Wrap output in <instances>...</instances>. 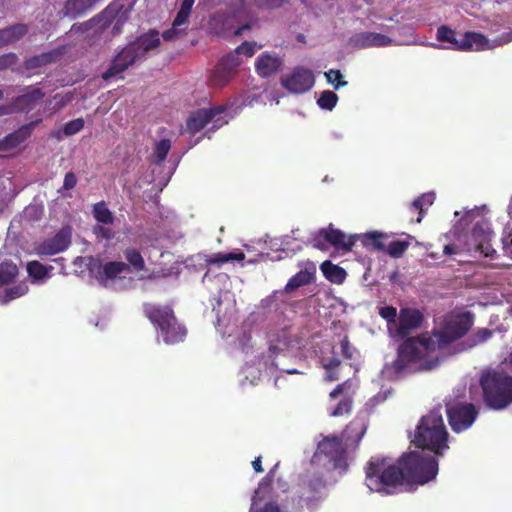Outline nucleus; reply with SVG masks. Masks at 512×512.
<instances>
[{
    "mask_svg": "<svg viewBox=\"0 0 512 512\" xmlns=\"http://www.w3.org/2000/svg\"><path fill=\"white\" fill-rule=\"evenodd\" d=\"M436 39L439 42L448 43L446 48L457 51H482L489 48V41L483 34L478 32L460 34L447 25L437 28Z\"/></svg>",
    "mask_w": 512,
    "mask_h": 512,
    "instance_id": "nucleus-8",
    "label": "nucleus"
},
{
    "mask_svg": "<svg viewBox=\"0 0 512 512\" xmlns=\"http://www.w3.org/2000/svg\"><path fill=\"white\" fill-rule=\"evenodd\" d=\"M53 99L56 101L54 108L56 110H60L64 108L68 102L70 101V98H66L60 94H56Z\"/></svg>",
    "mask_w": 512,
    "mask_h": 512,
    "instance_id": "nucleus-55",
    "label": "nucleus"
},
{
    "mask_svg": "<svg viewBox=\"0 0 512 512\" xmlns=\"http://www.w3.org/2000/svg\"><path fill=\"white\" fill-rule=\"evenodd\" d=\"M314 83L312 71L304 67H296L290 75L281 78V85L296 94L309 91Z\"/></svg>",
    "mask_w": 512,
    "mask_h": 512,
    "instance_id": "nucleus-16",
    "label": "nucleus"
},
{
    "mask_svg": "<svg viewBox=\"0 0 512 512\" xmlns=\"http://www.w3.org/2000/svg\"><path fill=\"white\" fill-rule=\"evenodd\" d=\"M330 399H338V403L333 407L329 415L331 417H341L350 415L353 407L354 392L351 390L349 381L338 384L329 394Z\"/></svg>",
    "mask_w": 512,
    "mask_h": 512,
    "instance_id": "nucleus-15",
    "label": "nucleus"
},
{
    "mask_svg": "<svg viewBox=\"0 0 512 512\" xmlns=\"http://www.w3.org/2000/svg\"><path fill=\"white\" fill-rule=\"evenodd\" d=\"M125 259L129 267H133L135 271H143L145 269V261L141 253L135 248H128L124 251Z\"/></svg>",
    "mask_w": 512,
    "mask_h": 512,
    "instance_id": "nucleus-33",
    "label": "nucleus"
},
{
    "mask_svg": "<svg viewBox=\"0 0 512 512\" xmlns=\"http://www.w3.org/2000/svg\"><path fill=\"white\" fill-rule=\"evenodd\" d=\"M457 253V247L452 244H447L443 246V254L444 255H453Z\"/></svg>",
    "mask_w": 512,
    "mask_h": 512,
    "instance_id": "nucleus-58",
    "label": "nucleus"
},
{
    "mask_svg": "<svg viewBox=\"0 0 512 512\" xmlns=\"http://www.w3.org/2000/svg\"><path fill=\"white\" fill-rule=\"evenodd\" d=\"M18 61V57L15 53H6L0 55V71H4L14 66Z\"/></svg>",
    "mask_w": 512,
    "mask_h": 512,
    "instance_id": "nucleus-46",
    "label": "nucleus"
},
{
    "mask_svg": "<svg viewBox=\"0 0 512 512\" xmlns=\"http://www.w3.org/2000/svg\"><path fill=\"white\" fill-rule=\"evenodd\" d=\"M342 437L326 436L318 443L314 457H324L334 470L345 472L348 468V449Z\"/></svg>",
    "mask_w": 512,
    "mask_h": 512,
    "instance_id": "nucleus-9",
    "label": "nucleus"
},
{
    "mask_svg": "<svg viewBox=\"0 0 512 512\" xmlns=\"http://www.w3.org/2000/svg\"><path fill=\"white\" fill-rule=\"evenodd\" d=\"M252 467H253L254 471L257 473H262L264 471V469L262 467V457L261 456L256 457L252 461Z\"/></svg>",
    "mask_w": 512,
    "mask_h": 512,
    "instance_id": "nucleus-57",
    "label": "nucleus"
},
{
    "mask_svg": "<svg viewBox=\"0 0 512 512\" xmlns=\"http://www.w3.org/2000/svg\"><path fill=\"white\" fill-rule=\"evenodd\" d=\"M15 138H10V134H8L2 141H0V150H9L11 148H15L18 145H14Z\"/></svg>",
    "mask_w": 512,
    "mask_h": 512,
    "instance_id": "nucleus-53",
    "label": "nucleus"
},
{
    "mask_svg": "<svg viewBox=\"0 0 512 512\" xmlns=\"http://www.w3.org/2000/svg\"><path fill=\"white\" fill-rule=\"evenodd\" d=\"M194 2L195 0H182L180 9L191 12Z\"/></svg>",
    "mask_w": 512,
    "mask_h": 512,
    "instance_id": "nucleus-59",
    "label": "nucleus"
},
{
    "mask_svg": "<svg viewBox=\"0 0 512 512\" xmlns=\"http://www.w3.org/2000/svg\"><path fill=\"white\" fill-rule=\"evenodd\" d=\"M379 316L387 322L389 336L397 344L392 369L397 376L413 373L416 368V309L379 306Z\"/></svg>",
    "mask_w": 512,
    "mask_h": 512,
    "instance_id": "nucleus-1",
    "label": "nucleus"
},
{
    "mask_svg": "<svg viewBox=\"0 0 512 512\" xmlns=\"http://www.w3.org/2000/svg\"><path fill=\"white\" fill-rule=\"evenodd\" d=\"M84 124L85 122L82 118L73 119L64 125L63 133L66 136L75 135L84 128Z\"/></svg>",
    "mask_w": 512,
    "mask_h": 512,
    "instance_id": "nucleus-44",
    "label": "nucleus"
},
{
    "mask_svg": "<svg viewBox=\"0 0 512 512\" xmlns=\"http://www.w3.org/2000/svg\"><path fill=\"white\" fill-rule=\"evenodd\" d=\"M351 42L358 48L384 47L391 44L392 40L381 33L361 32L351 38Z\"/></svg>",
    "mask_w": 512,
    "mask_h": 512,
    "instance_id": "nucleus-23",
    "label": "nucleus"
},
{
    "mask_svg": "<svg viewBox=\"0 0 512 512\" xmlns=\"http://www.w3.org/2000/svg\"><path fill=\"white\" fill-rule=\"evenodd\" d=\"M41 121V119H37L28 124L22 125L18 130L10 133V138H15V142L13 144L19 146L21 143H23L27 138L30 137L34 128L40 124Z\"/></svg>",
    "mask_w": 512,
    "mask_h": 512,
    "instance_id": "nucleus-32",
    "label": "nucleus"
},
{
    "mask_svg": "<svg viewBox=\"0 0 512 512\" xmlns=\"http://www.w3.org/2000/svg\"><path fill=\"white\" fill-rule=\"evenodd\" d=\"M181 33V30L179 29L178 26H174V24L172 23V27L165 30L163 33H162V37L165 41H171V40H174L176 39Z\"/></svg>",
    "mask_w": 512,
    "mask_h": 512,
    "instance_id": "nucleus-51",
    "label": "nucleus"
},
{
    "mask_svg": "<svg viewBox=\"0 0 512 512\" xmlns=\"http://www.w3.org/2000/svg\"><path fill=\"white\" fill-rule=\"evenodd\" d=\"M93 214L95 219L102 224H112L114 217L112 212L107 208L104 201L98 202L93 207Z\"/></svg>",
    "mask_w": 512,
    "mask_h": 512,
    "instance_id": "nucleus-34",
    "label": "nucleus"
},
{
    "mask_svg": "<svg viewBox=\"0 0 512 512\" xmlns=\"http://www.w3.org/2000/svg\"><path fill=\"white\" fill-rule=\"evenodd\" d=\"M436 199L434 192H428L418 197V223L421 222L423 216L426 214L428 208L433 205Z\"/></svg>",
    "mask_w": 512,
    "mask_h": 512,
    "instance_id": "nucleus-37",
    "label": "nucleus"
},
{
    "mask_svg": "<svg viewBox=\"0 0 512 512\" xmlns=\"http://www.w3.org/2000/svg\"><path fill=\"white\" fill-rule=\"evenodd\" d=\"M278 464H276L269 473L260 481L257 490L252 498V505L250 512H281L279 506L274 502H268L263 507L256 509L258 501L262 499L261 494H268L272 489L274 472Z\"/></svg>",
    "mask_w": 512,
    "mask_h": 512,
    "instance_id": "nucleus-21",
    "label": "nucleus"
},
{
    "mask_svg": "<svg viewBox=\"0 0 512 512\" xmlns=\"http://www.w3.org/2000/svg\"><path fill=\"white\" fill-rule=\"evenodd\" d=\"M286 0H263V9L271 10L280 8Z\"/></svg>",
    "mask_w": 512,
    "mask_h": 512,
    "instance_id": "nucleus-52",
    "label": "nucleus"
},
{
    "mask_svg": "<svg viewBox=\"0 0 512 512\" xmlns=\"http://www.w3.org/2000/svg\"><path fill=\"white\" fill-rule=\"evenodd\" d=\"M283 60L275 53L263 52L255 61V70L262 78H268L278 72Z\"/></svg>",
    "mask_w": 512,
    "mask_h": 512,
    "instance_id": "nucleus-22",
    "label": "nucleus"
},
{
    "mask_svg": "<svg viewBox=\"0 0 512 512\" xmlns=\"http://www.w3.org/2000/svg\"><path fill=\"white\" fill-rule=\"evenodd\" d=\"M368 416L366 413H358L355 418L346 425L341 437L347 446L355 449L358 447L368 428Z\"/></svg>",
    "mask_w": 512,
    "mask_h": 512,
    "instance_id": "nucleus-19",
    "label": "nucleus"
},
{
    "mask_svg": "<svg viewBox=\"0 0 512 512\" xmlns=\"http://www.w3.org/2000/svg\"><path fill=\"white\" fill-rule=\"evenodd\" d=\"M28 32L26 24L17 23L0 29V48L14 44L22 39Z\"/></svg>",
    "mask_w": 512,
    "mask_h": 512,
    "instance_id": "nucleus-25",
    "label": "nucleus"
},
{
    "mask_svg": "<svg viewBox=\"0 0 512 512\" xmlns=\"http://www.w3.org/2000/svg\"><path fill=\"white\" fill-rule=\"evenodd\" d=\"M340 364H341V361L338 358L332 357L324 363L323 367L325 368L326 371H332V370L338 368L340 366Z\"/></svg>",
    "mask_w": 512,
    "mask_h": 512,
    "instance_id": "nucleus-56",
    "label": "nucleus"
},
{
    "mask_svg": "<svg viewBox=\"0 0 512 512\" xmlns=\"http://www.w3.org/2000/svg\"><path fill=\"white\" fill-rule=\"evenodd\" d=\"M448 437L441 408L433 409L421 418L418 424V448L444 455L449 449Z\"/></svg>",
    "mask_w": 512,
    "mask_h": 512,
    "instance_id": "nucleus-5",
    "label": "nucleus"
},
{
    "mask_svg": "<svg viewBox=\"0 0 512 512\" xmlns=\"http://www.w3.org/2000/svg\"><path fill=\"white\" fill-rule=\"evenodd\" d=\"M171 149V141L169 139H161L155 145L153 152L154 161L157 164L162 163Z\"/></svg>",
    "mask_w": 512,
    "mask_h": 512,
    "instance_id": "nucleus-38",
    "label": "nucleus"
},
{
    "mask_svg": "<svg viewBox=\"0 0 512 512\" xmlns=\"http://www.w3.org/2000/svg\"><path fill=\"white\" fill-rule=\"evenodd\" d=\"M443 455H436L427 450L418 452V486L433 481L439 471V458Z\"/></svg>",
    "mask_w": 512,
    "mask_h": 512,
    "instance_id": "nucleus-17",
    "label": "nucleus"
},
{
    "mask_svg": "<svg viewBox=\"0 0 512 512\" xmlns=\"http://www.w3.org/2000/svg\"><path fill=\"white\" fill-rule=\"evenodd\" d=\"M61 56L59 50H52L49 52L34 55L25 59L24 65L28 70L43 67L47 64L56 62Z\"/></svg>",
    "mask_w": 512,
    "mask_h": 512,
    "instance_id": "nucleus-26",
    "label": "nucleus"
},
{
    "mask_svg": "<svg viewBox=\"0 0 512 512\" xmlns=\"http://www.w3.org/2000/svg\"><path fill=\"white\" fill-rule=\"evenodd\" d=\"M130 272V267L122 261H110L103 265L101 279L115 280L122 278L123 273Z\"/></svg>",
    "mask_w": 512,
    "mask_h": 512,
    "instance_id": "nucleus-28",
    "label": "nucleus"
},
{
    "mask_svg": "<svg viewBox=\"0 0 512 512\" xmlns=\"http://www.w3.org/2000/svg\"><path fill=\"white\" fill-rule=\"evenodd\" d=\"M483 401L492 410H503L512 404V376L505 372L488 371L479 380Z\"/></svg>",
    "mask_w": 512,
    "mask_h": 512,
    "instance_id": "nucleus-6",
    "label": "nucleus"
},
{
    "mask_svg": "<svg viewBox=\"0 0 512 512\" xmlns=\"http://www.w3.org/2000/svg\"><path fill=\"white\" fill-rule=\"evenodd\" d=\"M27 272L34 280H43L48 275V268L39 261H30L27 264Z\"/></svg>",
    "mask_w": 512,
    "mask_h": 512,
    "instance_id": "nucleus-36",
    "label": "nucleus"
},
{
    "mask_svg": "<svg viewBox=\"0 0 512 512\" xmlns=\"http://www.w3.org/2000/svg\"><path fill=\"white\" fill-rule=\"evenodd\" d=\"M77 184V177L74 172H67L64 176L63 186L58 190L59 193H62L63 190H71L75 188Z\"/></svg>",
    "mask_w": 512,
    "mask_h": 512,
    "instance_id": "nucleus-47",
    "label": "nucleus"
},
{
    "mask_svg": "<svg viewBox=\"0 0 512 512\" xmlns=\"http://www.w3.org/2000/svg\"><path fill=\"white\" fill-rule=\"evenodd\" d=\"M191 12L187 10L179 9L174 20L173 24L174 26L180 27L181 25L185 24L190 16Z\"/></svg>",
    "mask_w": 512,
    "mask_h": 512,
    "instance_id": "nucleus-50",
    "label": "nucleus"
},
{
    "mask_svg": "<svg viewBox=\"0 0 512 512\" xmlns=\"http://www.w3.org/2000/svg\"><path fill=\"white\" fill-rule=\"evenodd\" d=\"M366 485L371 491L394 494L416 484V451L403 453L395 462L372 457L366 465Z\"/></svg>",
    "mask_w": 512,
    "mask_h": 512,
    "instance_id": "nucleus-2",
    "label": "nucleus"
},
{
    "mask_svg": "<svg viewBox=\"0 0 512 512\" xmlns=\"http://www.w3.org/2000/svg\"><path fill=\"white\" fill-rule=\"evenodd\" d=\"M191 12L187 10L179 9L174 20L173 24L174 26L180 27L181 25L185 24L190 16Z\"/></svg>",
    "mask_w": 512,
    "mask_h": 512,
    "instance_id": "nucleus-49",
    "label": "nucleus"
},
{
    "mask_svg": "<svg viewBox=\"0 0 512 512\" xmlns=\"http://www.w3.org/2000/svg\"><path fill=\"white\" fill-rule=\"evenodd\" d=\"M28 291V287L24 284L7 288L2 296V301L7 303L15 298L23 296Z\"/></svg>",
    "mask_w": 512,
    "mask_h": 512,
    "instance_id": "nucleus-42",
    "label": "nucleus"
},
{
    "mask_svg": "<svg viewBox=\"0 0 512 512\" xmlns=\"http://www.w3.org/2000/svg\"><path fill=\"white\" fill-rule=\"evenodd\" d=\"M71 244V231L62 228L52 238L46 239L36 246V252L40 256H51L65 251Z\"/></svg>",
    "mask_w": 512,
    "mask_h": 512,
    "instance_id": "nucleus-18",
    "label": "nucleus"
},
{
    "mask_svg": "<svg viewBox=\"0 0 512 512\" xmlns=\"http://www.w3.org/2000/svg\"><path fill=\"white\" fill-rule=\"evenodd\" d=\"M99 230L100 232L102 233V235L106 238V239H109L111 237V234H110V230L109 229H105L103 227H99Z\"/></svg>",
    "mask_w": 512,
    "mask_h": 512,
    "instance_id": "nucleus-62",
    "label": "nucleus"
},
{
    "mask_svg": "<svg viewBox=\"0 0 512 512\" xmlns=\"http://www.w3.org/2000/svg\"><path fill=\"white\" fill-rule=\"evenodd\" d=\"M407 248L408 243L401 240H393L387 246L385 245V250L387 253L395 258L402 256Z\"/></svg>",
    "mask_w": 512,
    "mask_h": 512,
    "instance_id": "nucleus-41",
    "label": "nucleus"
},
{
    "mask_svg": "<svg viewBox=\"0 0 512 512\" xmlns=\"http://www.w3.org/2000/svg\"><path fill=\"white\" fill-rule=\"evenodd\" d=\"M240 64L241 59L234 54H228L221 58L209 77L210 85L215 88L227 85Z\"/></svg>",
    "mask_w": 512,
    "mask_h": 512,
    "instance_id": "nucleus-13",
    "label": "nucleus"
},
{
    "mask_svg": "<svg viewBox=\"0 0 512 512\" xmlns=\"http://www.w3.org/2000/svg\"><path fill=\"white\" fill-rule=\"evenodd\" d=\"M326 481L321 475H304L298 484V504L314 510L324 497Z\"/></svg>",
    "mask_w": 512,
    "mask_h": 512,
    "instance_id": "nucleus-10",
    "label": "nucleus"
},
{
    "mask_svg": "<svg viewBox=\"0 0 512 512\" xmlns=\"http://www.w3.org/2000/svg\"><path fill=\"white\" fill-rule=\"evenodd\" d=\"M249 29H251V26H250V24L246 23V24H244V25H242V26L238 27V28L234 31V35H236V36H241L245 30H249Z\"/></svg>",
    "mask_w": 512,
    "mask_h": 512,
    "instance_id": "nucleus-60",
    "label": "nucleus"
},
{
    "mask_svg": "<svg viewBox=\"0 0 512 512\" xmlns=\"http://www.w3.org/2000/svg\"><path fill=\"white\" fill-rule=\"evenodd\" d=\"M338 102V96L336 93L330 90H325L320 94L317 100V104L321 109L331 111Z\"/></svg>",
    "mask_w": 512,
    "mask_h": 512,
    "instance_id": "nucleus-35",
    "label": "nucleus"
},
{
    "mask_svg": "<svg viewBox=\"0 0 512 512\" xmlns=\"http://www.w3.org/2000/svg\"><path fill=\"white\" fill-rule=\"evenodd\" d=\"M494 334V331L488 328H480L475 331L470 337V346H477L488 341Z\"/></svg>",
    "mask_w": 512,
    "mask_h": 512,
    "instance_id": "nucleus-39",
    "label": "nucleus"
},
{
    "mask_svg": "<svg viewBox=\"0 0 512 512\" xmlns=\"http://www.w3.org/2000/svg\"><path fill=\"white\" fill-rule=\"evenodd\" d=\"M416 42V38L413 34H411V38L406 41H402L401 44H414Z\"/></svg>",
    "mask_w": 512,
    "mask_h": 512,
    "instance_id": "nucleus-63",
    "label": "nucleus"
},
{
    "mask_svg": "<svg viewBox=\"0 0 512 512\" xmlns=\"http://www.w3.org/2000/svg\"><path fill=\"white\" fill-rule=\"evenodd\" d=\"M256 42H248L244 41L241 45H239L235 51L234 55H237L239 57L240 54L245 55L246 57H252L256 52Z\"/></svg>",
    "mask_w": 512,
    "mask_h": 512,
    "instance_id": "nucleus-45",
    "label": "nucleus"
},
{
    "mask_svg": "<svg viewBox=\"0 0 512 512\" xmlns=\"http://www.w3.org/2000/svg\"><path fill=\"white\" fill-rule=\"evenodd\" d=\"M417 319H418V328H419L421 326L422 321H423V315L420 313L419 310H418Z\"/></svg>",
    "mask_w": 512,
    "mask_h": 512,
    "instance_id": "nucleus-64",
    "label": "nucleus"
},
{
    "mask_svg": "<svg viewBox=\"0 0 512 512\" xmlns=\"http://www.w3.org/2000/svg\"><path fill=\"white\" fill-rule=\"evenodd\" d=\"M226 107L223 105L214 106L210 108L198 109L191 113L186 121L187 131L191 134H196L201 131L212 119L225 111Z\"/></svg>",
    "mask_w": 512,
    "mask_h": 512,
    "instance_id": "nucleus-20",
    "label": "nucleus"
},
{
    "mask_svg": "<svg viewBox=\"0 0 512 512\" xmlns=\"http://www.w3.org/2000/svg\"><path fill=\"white\" fill-rule=\"evenodd\" d=\"M327 372H328L327 379L329 381H335V380L338 379V374L336 372H333V370L332 371H327Z\"/></svg>",
    "mask_w": 512,
    "mask_h": 512,
    "instance_id": "nucleus-61",
    "label": "nucleus"
},
{
    "mask_svg": "<svg viewBox=\"0 0 512 512\" xmlns=\"http://www.w3.org/2000/svg\"><path fill=\"white\" fill-rule=\"evenodd\" d=\"M320 269L324 275V277L335 284H342L347 276L346 271L340 267L332 263L330 260H325L321 263Z\"/></svg>",
    "mask_w": 512,
    "mask_h": 512,
    "instance_id": "nucleus-27",
    "label": "nucleus"
},
{
    "mask_svg": "<svg viewBox=\"0 0 512 512\" xmlns=\"http://www.w3.org/2000/svg\"><path fill=\"white\" fill-rule=\"evenodd\" d=\"M316 268L313 263L307 265L303 270L293 275L287 282L284 291L292 293L296 289L309 284L315 275Z\"/></svg>",
    "mask_w": 512,
    "mask_h": 512,
    "instance_id": "nucleus-24",
    "label": "nucleus"
},
{
    "mask_svg": "<svg viewBox=\"0 0 512 512\" xmlns=\"http://www.w3.org/2000/svg\"><path fill=\"white\" fill-rule=\"evenodd\" d=\"M240 4L245 9L252 7L263 9V0H240Z\"/></svg>",
    "mask_w": 512,
    "mask_h": 512,
    "instance_id": "nucleus-54",
    "label": "nucleus"
},
{
    "mask_svg": "<svg viewBox=\"0 0 512 512\" xmlns=\"http://www.w3.org/2000/svg\"><path fill=\"white\" fill-rule=\"evenodd\" d=\"M325 242L338 250L348 252L355 245V237L352 235L347 238L344 232L330 224L329 227L319 230L318 235L314 238V247L324 250Z\"/></svg>",
    "mask_w": 512,
    "mask_h": 512,
    "instance_id": "nucleus-12",
    "label": "nucleus"
},
{
    "mask_svg": "<svg viewBox=\"0 0 512 512\" xmlns=\"http://www.w3.org/2000/svg\"><path fill=\"white\" fill-rule=\"evenodd\" d=\"M327 82L337 90L341 87L347 86L348 82L343 80V75L338 69H330L324 73Z\"/></svg>",
    "mask_w": 512,
    "mask_h": 512,
    "instance_id": "nucleus-40",
    "label": "nucleus"
},
{
    "mask_svg": "<svg viewBox=\"0 0 512 512\" xmlns=\"http://www.w3.org/2000/svg\"><path fill=\"white\" fill-rule=\"evenodd\" d=\"M20 95L14 98L5 108V113L28 112L44 98L45 93L38 87L27 86L19 90Z\"/></svg>",
    "mask_w": 512,
    "mask_h": 512,
    "instance_id": "nucleus-14",
    "label": "nucleus"
},
{
    "mask_svg": "<svg viewBox=\"0 0 512 512\" xmlns=\"http://www.w3.org/2000/svg\"><path fill=\"white\" fill-rule=\"evenodd\" d=\"M146 317L160 330L163 340L167 344H175L186 336V329L180 325L169 306L146 304L144 306Z\"/></svg>",
    "mask_w": 512,
    "mask_h": 512,
    "instance_id": "nucleus-7",
    "label": "nucleus"
},
{
    "mask_svg": "<svg viewBox=\"0 0 512 512\" xmlns=\"http://www.w3.org/2000/svg\"><path fill=\"white\" fill-rule=\"evenodd\" d=\"M355 242L360 240L362 245L366 248L373 250H385L384 239L386 238L382 233L372 231L362 235H354Z\"/></svg>",
    "mask_w": 512,
    "mask_h": 512,
    "instance_id": "nucleus-29",
    "label": "nucleus"
},
{
    "mask_svg": "<svg viewBox=\"0 0 512 512\" xmlns=\"http://www.w3.org/2000/svg\"><path fill=\"white\" fill-rule=\"evenodd\" d=\"M473 324L472 312H453L444 317L439 330L418 334V372L437 368L440 364L438 350L462 338Z\"/></svg>",
    "mask_w": 512,
    "mask_h": 512,
    "instance_id": "nucleus-3",
    "label": "nucleus"
},
{
    "mask_svg": "<svg viewBox=\"0 0 512 512\" xmlns=\"http://www.w3.org/2000/svg\"><path fill=\"white\" fill-rule=\"evenodd\" d=\"M446 414L451 429L460 433L472 426L478 411L473 403H449L446 405Z\"/></svg>",
    "mask_w": 512,
    "mask_h": 512,
    "instance_id": "nucleus-11",
    "label": "nucleus"
},
{
    "mask_svg": "<svg viewBox=\"0 0 512 512\" xmlns=\"http://www.w3.org/2000/svg\"><path fill=\"white\" fill-rule=\"evenodd\" d=\"M160 43L159 33L156 30L140 35L114 56L107 70L103 72L102 79L108 81L122 74L137 61L145 59L146 54L157 48Z\"/></svg>",
    "mask_w": 512,
    "mask_h": 512,
    "instance_id": "nucleus-4",
    "label": "nucleus"
},
{
    "mask_svg": "<svg viewBox=\"0 0 512 512\" xmlns=\"http://www.w3.org/2000/svg\"><path fill=\"white\" fill-rule=\"evenodd\" d=\"M113 11L107 7L103 12L98 14L97 16L90 19L88 22L85 23L86 26L91 27L93 23H100L101 28L108 27L111 24V18H112Z\"/></svg>",
    "mask_w": 512,
    "mask_h": 512,
    "instance_id": "nucleus-43",
    "label": "nucleus"
},
{
    "mask_svg": "<svg viewBox=\"0 0 512 512\" xmlns=\"http://www.w3.org/2000/svg\"><path fill=\"white\" fill-rule=\"evenodd\" d=\"M17 275V265L9 260L3 261L0 264V287L14 282Z\"/></svg>",
    "mask_w": 512,
    "mask_h": 512,
    "instance_id": "nucleus-31",
    "label": "nucleus"
},
{
    "mask_svg": "<svg viewBox=\"0 0 512 512\" xmlns=\"http://www.w3.org/2000/svg\"><path fill=\"white\" fill-rule=\"evenodd\" d=\"M245 259V254L242 251L239 252H230V253H215L208 258H206L205 262L208 266H221L228 262L233 261H243Z\"/></svg>",
    "mask_w": 512,
    "mask_h": 512,
    "instance_id": "nucleus-30",
    "label": "nucleus"
},
{
    "mask_svg": "<svg viewBox=\"0 0 512 512\" xmlns=\"http://www.w3.org/2000/svg\"><path fill=\"white\" fill-rule=\"evenodd\" d=\"M341 352L344 358L351 360L353 359V348L350 344L348 336H344L340 342Z\"/></svg>",
    "mask_w": 512,
    "mask_h": 512,
    "instance_id": "nucleus-48",
    "label": "nucleus"
}]
</instances>
